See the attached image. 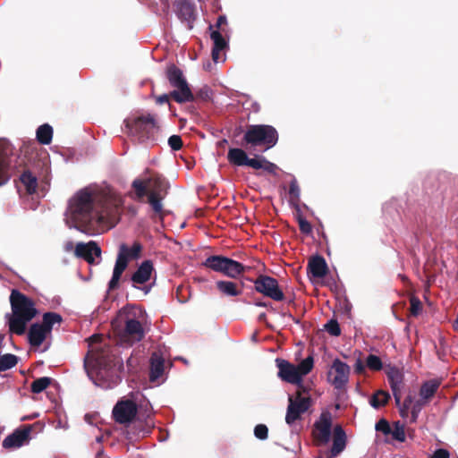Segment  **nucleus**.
Segmentation results:
<instances>
[{"instance_id": "nucleus-55", "label": "nucleus", "mask_w": 458, "mask_h": 458, "mask_svg": "<svg viewBox=\"0 0 458 458\" xmlns=\"http://www.w3.org/2000/svg\"><path fill=\"white\" fill-rule=\"evenodd\" d=\"M169 97H171V96L167 95V94H163V95L158 96L157 98L156 101L159 105L166 104V103H169Z\"/></svg>"}, {"instance_id": "nucleus-38", "label": "nucleus", "mask_w": 458, "mask_h": 458, "mask_svg": "<svg viewBox=\"0 0 458 458\" xmlns=\"http://www.w3.org/2000/svg\"><path fill=\"white\" fill-rule=\"evenodd\" d=\"M392 437L399 442L405 440L404 426L401 422L397 421L394 423V428H391L390 434Z\"/></svg>"}, {"instance_id": "nucleus-26", "label": "nucleus", "mask_w": 458, "mask_h": 458, "mask_svg": "<svg viewBox=\"0 0 458 458\" xmlns=\"http://www.w3.org/2000/svg\"><path fill=\"white\" fill-rule=\"evenodd\" d=\"M49 332L41 324H33L28 334L30 344L33 346H40Z\"/></svg>"}, {"instance_id": "nucleus-2", "label": "nucleus", "mask_w": 458, "mask_h": 458, "mask_svg": "<svg viewBox=\"0 0 458 458\" xmlns=\"http://www.w3.org/2000/svg\"><path fill=\"white\" fill-rule=\"evenodd\" d=\"M89 352L84 360V369L89 379L104 389H110L119 384L121 378L115 369L114 356L101 337L92 335L89 342Z\"/></svg>"}, {"instance_id": "nucleus-1", "label": "nucleus", "mask_w": 458, "mask_h": 458, "mask_svg": "<svg viewBox=\"0 0 458 458\" xmlns=\"http://www.w3.org/2000/svg\"><path fill=\"white\" fill-rule=\"evenodd\" d=\"M120 204V198L109 189L88 186L70 199L64 221L70 228L100 233L114 226Z\"/></svg>"}, {"instance_id": "nucleus-21", "label": "nucleus", "mask_w": 458, "mask_h": 458, "mask_svg": "<svg viewBox=\"0 0 458 458\" xmlns=\"http://www.w3.org/2000/svg\"><path fill=\"white\" fill-rule=\"evenodd\" d=\"M209 29L212 30L210 38L214 43V47L212 48V59L215 63H218L223 61L220 53L227 47V42L218 30H213L212 25L209 26Z\"/></svg>"}, {"instance_id": "nucleus-14", "label": "nucleus", "mask_w": 458, "mask_h": 458, "mask_svg": "<svg viewBox=\"0 0 458 458\" xmlns=\"http://www.w3.org/2000/svg\"><path fill=\"white\" fill-rule=\"evenodd\" d=\"M137 411V405L133 401H120L113 409V416L116 422L120 424H128L133 420Z\"/></svg>"}, {"instance_id": "nucleus-53", "label": "nucleus", "mask_w": 458, "mask_h": 458, "mask_svg": "<svg viewBox=\"0 0 458 458\" xmlns=\"http://www.w3.org/2000/svg\"><path fill=\"white\" fill-rule=\"evenodd\" d=\"M354 370L358 374H362L365 372V365L363 364L360 359H358L354 364Z\"/></svg>"}, {"instance_id": "nucleus-28", "label": "nucleus", "mask_w": 458, "mask_h": 458, "mask_svg": "<svg viewBox=\"0 0 458 458\" xmlns=\"http://www.w3.org/2000/svg\"><path fill=\"white\" fill-rule=\"evenodd\" d=\"M439 382L437 380H429L425 382L420 390V400L423 403H428L436 394L438 389Z\"/></svg>"}, {"instance_id": "nucleus-59", "label": "nucleus", "mask_w": 458, "mask_h": 458, "mask_svg": "<svg viewBox=\"0 0 458 458\" xmlns=\"http://www.w3.org/2000/svg\"><path fill=\"white\" fill-rule=\"evenodd\" d=\"M454 328L458 331V315L454 324Z\"/></svg>"}, {"instance_id": "nucleus-45", "label": "nucleus", "mask_w": 458, "mask_h": 458, "mask_svg": "<svg viewBox=\"0 0 458 458\" xmlns=\"http://www.w3.org/2000/svg\"><path fill=\"white\" fill-rule=\"evenodd\" d=\"M168 145L173 150H179L182 146V139L179 135H172L168 139Z\"/></svg>"}, {"instance_id": "nucleus-22", "label": "nucleus", "mask_w": 458, "mask_h": 458, "mask_svg": "<svg viewBox=\"0 0 458 458\" xmlns=\"http://www.w3.org/2000/svg\"><path fill=\"white\" fill-rule=\"evenodd\" d=\"M164 369L165 359L159 352H154L150 358L149 380L151 382L157 381L162 377Z\"/></svg>"}, {"instance_id": "nucleus-36", "label": "nucleus", "mask_w": 458, "mask_h": 458, "mask_svg": "<svg viewBox=\"0 0 458 458\" xmlns=\"http://www.w3.org/2000/svg\"><path fill=\"white\" fill-rule=\"evenodd\" d=\"M51 383V378L42 377L34 380L30 386L31 391L35 394L43 392Z\"/></svg>"}, {"instance_id": "nucleus-46", "label": "nucleus", "mask_w": 458, "mask_h": 458, "mask_svg": "<svg viewBox=\"0 0 458 458\" xmlns=\"http://www.w3.org/2000/svg\"><path fill=\"white\" fill-rule=\"evenodd\" d=\"M376 430L387 436L391 432V427L386 420L382 419L376 424Z\"/></svg>"}, {"instance_id": "nucleus-60", "label": "nucleus", "mask_w": 458, "mask_h": 458, "mask_svg": "<svg viewBox=\"0 0 458 458\" xmlns=\"http://www.w3.org/2000/svg\"><path fill=\"white\" fill-rule=\"evenodd\" d=\"M57 427H58V428H65V426H63V425H62V423H61V421H59V423H58Z\"/></svg>"}, {"instance_id": "nucleus-32", "label": "nucleus", "mask_w": 458, "mask_h": 458, "mask_svg": "<svg viewBox=\"0 0 458 458\" xmlns=\"http://www.w3.org/2000/svg\"><path fill=\"white\" fill-rule=\"evenodd\" d=\"M21 182L25 186L29 194H33L36 191L38 180L30 171H26L21 175Z\"/></svg>"}, {"instance_id": "nucleus-58", "label": "nucleus", "mask_w": 458, "mask_h": 458, "mask_svg": "<svg viewBox=\"0 0 458 458\" xmlns=\"http://www.w3.org/2000/svg\"><path fill=\"white\" fill-rule=\"evenodd\" d=\"M256 306H259V307H266L267 304L265 302H262V301H257L255 303Z\"/></svg>"}, {"instance_id": "nucleus-6", "label": "nucleus", "mask_w": 458, "mask_h": 458, "mask_svg": "<svg viewBox=\"0 0 458 458\" xmlns=\"http://www.w3.org/2000/svg\"><path fill=\"white\" fill-rule=\"evenodd\" d=\"M143 316V311L138 308H132L125 318L124 327L119 331L118 338L122 345L131 346L141 341L145 331L139 317Z\"/></svg>"}, {"instance_id": "nucleus-24", "label": "nucleus", "mask_w": 458, "mask_h": 458, "mask_svg": "<svg viewBox=\"0 0 458 458\" xmlns=\"http://www.w3.org/2000/svg\"><path fill=\"white\" fill-rule=\"evenodd\" d=\"M13 151L10 142L4 139H0V186L5 184L9 180V175L4 172L5 158Z\"/></svg>"}, {"instance_id": "nucleus-3", "label": "nucleus", "mask_w": 458, "mask_h": 458, "mask_svg": "<svg viewBox=\"0 0 458 458\" xmlns=\"http://www.w3.org/2000/svg\"><path fill=\"white\" fill-rule=\"evenodd\" d=\"M12 314L6 315L9 330L13 334L23 335L27 324L36 316L37 310L33 301L18 290H13L10 295Z\"/></svg>"}, {"instance_id": "nucleus-56", "label": "nucleus", "mask_w": 458, "mask_h": 458, "mask_svg": "<svg viewBox=\"0 0 458 458\" xmlns=\"http://www.w3.org/2000/svg\"><path fill=\"white\" fill-rule=\"evenodd\" d=\"M227 21L226 20V17L225 15H220L218 18H217V21H216V26L217 28H220L223 24H225Z\"/></svg>"}, {"instance_id": "nucleus-48", "label": "nucleus", "mask_w": 458, "mask_h": 458, "mask_svg": "<svg viewBox=\"0 0 458 458\" xmlns=\"http://www.w3.org/2000/svg\"><path fill=\"white\" fill-rule=\"evenodd\" d=\"M298 223L301 233L309 234L312 231L311 225L302 216L298 217Z\"/></svg>"}, {"instance_id": "nucleus-42", "label": "nucleus", "mask_w": 458, "mask_h": 458, "mask_svg": "<svg viewBox=\"0 0 458 458\" xmlns=\"http://www.w3.org/2000/svg\"><path fill=\"white\" fill-rule=\"evenodd\" d=\"M425 404H426V403H423L420 400H418L414 403H411V420L412 422L416 421V420L418 419L419 413L420 412L423 405H425Z\"/></svg>"}, {"instance_id": "nucleus-13", "label": "nucleus", "mask_w": 458, "mask_h": 458, "mask_svg": "<svg viewBox=\"0 0 458 458\" xmlns=\"http://www.w3.org/2000/svg\"><path fill=\"white\" fill-rule=\"evenodd\" d=\"M255 290L274 301H280L284 298L276 279L268 276H259L254 282Z\"/></svg>"}, {"instance_id": "nucleus-25", "label": "nucleus", "mask_w": 458, "mask_h": 458, "mask_svg": "<svg viewBox=\"0 0 458 458\" xmlns=\"http://www.w3.org/2000/svg\"><path fill=\"white\" fill-rule=\"evenodd\" d=\"M308 269L313 277L322 278L327 272V265L324 258L315 256L309 261Z\"/></svg>"}, {"instance_id": "nucleus-31", "label": "nucleus", "mask_w": 458, "mask_h": 458, "mask_svg": "<svg viewBox=\"0 0 458 458\" xmlns=\"http://www.w3.org/2000/svg\"><path fill=\"white\" fill-rule=\"evenodd\" d=\"M53 138V129L47 124L40 125L37 130V140L43 145H47L51 142Z\"/></svg>"}, {"instance_id": "nucleus-5", "label": "nucleus", "mask_w": 458, "mask_h": 458, "mask_svg": "<svg viewBox=\"0 0 458 458\" xmlns=\"http://www.w3.org/2000/svg\"><path fill=\"white\" fill-rule=\"evenodd\" d=\"M143 246L140 242H133L131 246L125 243L119 245V250L113 270V276L108 284L109 290L118 287L122 274L126 269L130 260L139 259L141 256Z\"/></svg>"}, {"instance_id": "nucleus-7", "label": "nucleus", "mask_w": 458, "mask_h": 458, "mask_svg": "<svg viewBox=\"0 0 458 458\" xmlns=\"http://www.w3.org/2000/svg\"><path fill=\"white\" fill-rule=\"evenodd\" d=\"M166 76L170 85L174 89L170 93L171 98L179 104L194 100V96L182 70L175 65H170L167 67Z\"/></svg>"}, {"instance_id": "nucleus-23", "label": "nucleus", "mask_w": 458, "mask_h": 458, "mask_svg": "<svg viewBox=\"0 0 458 458\" xmlns=\"http://www.w3.org/2000/svg\"><path fill=\"white\" fill-rule=\"evenodd\" d=\"M29 435L30 429L15 431L4 439L2 445L6 449L21 447L28 439Z\"/></svg>"}, {"instance_id": "nucleus-29", "label": "nucleus", "mask_w": 458, "mask_h": 458, "mask_svg": "<svg viewBox=\"0 0 458 458\" xmlns=\"http://www.w3.org/2000/svg\"><path fill=\"white\" fill-rule=\"evenodd\" d=\"M165 194H157V191H148L146 195L148 196V202L149 203L151 208L159 217L163 216V204L162 199Z\"/></svg>"}, {"instance_id": "nucleus-19", "label": "nucleus", "mask_w": 458, "mask_h": 458, "mask_svg": "<svg viewBox=\"0 0 458 458\" xmlns=\"http://www.w3.org/2000/svg\"><path fill=\"white\" fill-rule=\"evenodd\" d=\"M74 253L79 258H83L89 264H94L96 258H100L101 249L95 242L88 243L79 242L76 244Z\"/></svg>"}, {"instance_id": "nucleus-49", "label": "nucleus", "mask_w": 458, "mask_h": 458, "mask_svg": "<svg viewBox=\"0 0 458 458\" xmlns=\"http://www.w3.org/2000/svg\"><path fill=\"white\" fill-rule=\"evenodd\" d=\"M263 161H264V157H255V158L248 157L246 165L250 166L254 169H261Z\"/></svg>"}, {"instance_id": "nucleus-47", "label": "nucleus", "mask_w": 458, "mask_h": 458, "mask_svg": "<svg viewBox=\"0 0 458 458\" xmlns=\"http://www.w3.org/2000/svg\"><path fill=\"white\" fill-rule=\"evenodd\" d=\"M412 403V398L411 396H407L403 403V406L400 407V414L403 418L408 417L409 409Z\"/></svg>"}, {"instance_id": "nucleus-37", "label": "nucleus", "mask_w": 458, "mask_h": 458, "mask_svg": "<svg viewBox=\"0 0 458 458\" xmlns=\"http://www.w3.org/2000/svg\"><path fill=\"white\" fill-rule=\"evenodd\" d=\"M296 368H298V373L302 380V377L313 368V358L310 356L307 357L299 365H297Z\"/></svg>"}, {"instance_id": "nucleus-35", "label": "nucleus", "mask_w": 458, "mask_h": 458, "mask_svg": "<svg viewBox=\"0 0 458 458\" xmlns=\"http://www.w3.org/2000/svg\"><path fill=\"white\" fill-rule=\"evenodd\" d=\"M18 359L13 354H4L0 356V371H5L13 368L17 364Z\"/></svg>"}, {"instance_id": "nucleus-33", "label": "nucleus", "mask_w": 458, "mask_h": 458, "mask_svg": "<svg viewBox=\"0 0 458 458\" xmlns=\"http://www.w3.org/2000/svg\"><path fill=\"white\" fill-rule=\"evenodd\" d=\"M62 317L55 312H47L43 316V323L41 324L49 333L55 324H60Z\"/></svg>"}, {"instance_id": "nucleus-34", "label": "nucleus", "mask_w": 458, "mask_h": 458, "mask_svg": "<svg viewBox=\"0 0 458 458\" xmlns=\"http://www.w3.org/2000/svg\"><path fill=\"white\" fill-rule=\"evenodd\" d=\"M389 394L384 391H377L369 400V403L374 408H379L385 405L389 399Z\"/></svg>"}, {"instance_id": "nucleus-30", "label": "nucleus", "mask_w": 458, "mask_h": 458, "mask_svg": "<svg viewBox=\"0 0 458 458\" xmlns=\"http://www.w3.org/2000/svg\"><path fill=\"white\" fill-rule=\"evenodd\" d=\"M247 159V154L241 148H230L228 151V160L235 165H246Z\"/></svg>"}, {"instance_id": "nucleus-17", "label": "nucleus", "mask_w": 458, "mask_h": 458, "mask_svg": "<svg viewBox=\"0 0 458 458\" xmlns=\"http://www.w3.org/2000/svg\"><path fill=\"white\" fill-rule=\"evenodd\" d=\"M314 436L322 444H327L331 436L332 415L329 411L322 412L318 420L315 422Z\"/></svg>"}, {"instance_id": "nucleus-11", "label": "nucleus", "mask_w": 458, "mask_h": 458, "mask_svg": "<svg viewBox=\"0 0 458 458\" xmlns=\"http://www.w3.org/2000/svg\"><path fill=\"white\" fill-rule=\"evenodd\" d=\"M288 407L285 415V422L292 426L296 420L301 419V414L306 412L310 406V398L302 396L300 393L296 396L289 395Z\"/></svg>"}, {"instance_id": "nucleus-12", "label": "nucleus", "mask_w": 458, "mask_h": 458, "mask_svg": "<svg viewBox=\"0 0 458 458\" xmlns=\"http://www.w3.org/2000/svg\"><path fill=\"white\" fill-rule=\"evenodd\" d=\"M350 372L349 365L335 359L327 372V380L335 389H343L349 381Z\"/></svg>"}, {"instance_id": "nucleus-15", "label": "nucleus", "mask_w": 458, "mask_h": 458, "mask_svg": "<svg viewBox=\"0 0 458 458\" xmlns=\"http://www.w3.org/2000/svg\"><path fill=\"white\" fill-rule=\"evenodd\" d=\"M153 272L154 267L152 261H143L131 276V282L133 287L140 289L144 292L145 294H148L150 292L151 286H144L140 288L138 286V284H144L147 282H148L151 278Z\"/></svg>"}, {"instance_id": "nucleus-57", "label": "nucleus", "mask_w": 458, "mask_h": 458, "mask_svg": "<svg viewBox=\"0 0 458 458\" xmlns=\"http://www.w3.org/2000/svg\"><path fill=\"white\" fill-rule=\"evenodd\" d=\"M64 250L67 251V252H70L73 250V243L72 242H67L64 243Z\"/></svg>"}, {"instance_id": "nucleus-27", "label": "nucleus", "mask_w": 458, "mask_h": 458, "mask_svg": "<svg viewBox=\"0 0 458 458\" xmlns=\"http://www.w3.org/2000/svg\"><path fill=\"white\" fill-rule=\"evenodd\" d=\"M218 291L225 296L235 297L242 293L241 288L232 281L219 280L216 282Z\"/></svg>"}, {"instance_id": "nucleus-16", "label": "nucleus", "mask_w": 458, "mask_h": 458, "mask_svg": "<svg viewBox=\"0 0 458 458\" xmlns=\"http://www.w3.org/2000/svg\"><path fill=\"white\" fill-rule=\"evenodd\" d=\"M276 366L278 368V377L288 383L295 384L298 386L301 385V379L298 373V368L289 361L277 358L276 360Z\"/></svg>"}, {"instance_id": "nucleus-40", "label": "nucleus", "mask_w": 458, "mask_h": 458, "mask_svg": "<svg viewBox=\"0 0 458 458\" xmlns=\"http://www.w3.org/2000/svg\"><path fill=\"white\" fill-rule=\"evenodd\" d=\"M325 328L333 336H338L341 334L339 324L335 320H329L325 325Z\"/></svg>"}, {"instance_id": "nucleus-20", "label": "nucleus", "mask_w": 458, "mask_h": 458, "mask_svg": "<svg viewBox=\"0 0 458 458\" xmlns=\"http://www.w3.org/2000/svg\"><path fill=\"white\" fill-rule=\"evenodd\" d=\"M387 378L393 391L395 402L400 403V394L403 387V373L396 367H389L386 370Z\"/></svg>"}, {"instance_id": "nucleus-18", "label": "nucleus", "mask_w": 458, "mask_h": 458, "mask_svg": "<svg viewBox=\"0 0 458 458\" xmlns=\"http://www.w3.org/2000/svg\"><path fill=\"white\" fill-rule=\"evenodd\" d=\"M174 6L178 18L187 24L189 30H191L195 20L194 4L188 0H175Z\"/></svg>"}, {"instance_id": "nucleus-61", "label": "nucleus", "mask_w": 458, "mask_h": 458, "mask_svg": "<svg viewBox=\"0 0 458 458\" xmlns=\"http://www.w3.org/2000/svg\"><path fill=\"white\" fill-rule=\"evenodd\" d=\"M264 317H265V314H261V315L259 316V318L261 319V318H263Z\"/></svg>"}, {"instance_id": "nucleus-43", "label": "nucleus", "mask_w": 458, "mask_h": 458, "mask_svg": "<svg viewBox=\"0 0 458 458\" xmlns=\"http://www.w3.org/2000/svg\"><path fill=\"white\" fill-rule=\"evenodd\" d=\"M421 310L422 306L420 301L417 297H411L410 309L411 314L416 317L421 312Z\"/></svg>"}, {"instance_id": "nucleus-4", "label": "nucleus", "mask_w": 458, "mask_h": 458, "mask_svg": "<svg viewBox=\"0 0 458 458\" xmlns=\"http://www.w3.org/2000/svg\"><path fill=\"white\" fill-rule=\"evenodd\" d=\"M130 134L140 143L155 144L159 140L160 128L155 118L150 115H142L127 121Z\"/></svg>"}, {"instance_id": "nucleus-52", "label": "nucleus", "mask_w": 458, "mask_h": 458, "mask_svg": "<svg viewBox=\"0 0 458 458\" xmlns=\"http://www.w3.org/2000/svg\"><path fill=\"white\" fill-rule=\"evenodd\" d=\"M341 310L344 314L349 316L352 310V304L347 300H344L343 303H341Z\"/></svg>"}, {"instance_id": "nucleus-51", "label": "nucleus", "mask_w": 458, "mask_h": 458, "mask_svg": "<svg viewBox=\"0 0 458 458\" xmlns=\"http://www.w3.org/2000/svg\"><path fill=\"white\" fill-rule=\"evenodd\" d=\"M431 458H449V453L445 449H437Z\"/></svg>"}, {"instance_id": "nucleus-41", "label": "nucleus", "mask_w": 458, "mask_h": 458, "mask_svg": "<svg viewBox=\"0 0 458 458\" xmlns=\"http://www.w3.org/2000/svg\"><path fill=\"white\" fill-rule=\"evenodd\" d=\"M267 433H268V428L264 424H259L254 428V435H255V437L257 438L260 439V440L267 439Z\"/></svg>"}, {"instance_id": "nucleus-54", "label": "nucleus", "mask_w": 458, "mask_h": 458, "mask_svg": "<svg viewBox=\"0 0 458 458\" xmlns=\"http://www.w3.org/2000/svg\"><path fill=\"white\" fill-rule=\"evenodd\" d=\"M210 94H211V90L209 89V88L208 87H204L202 88L198 95L201 98H204V99H207V98H209L210 97Z\"/></svg>"}, {"instance_id": "nucleus-9", "label": "nucleus", "mask_w": 458, "mask_h": 458, "mask_svg": "<svg viewBox=\"0 0 458 458\" xmlns=\"http://www.w3.org/2000/svg\"><path fill=\"white\" fill-rule=\"evenodd\" d=\"M244 140L252 146L274 147L278 140L276 130L271 125H250L244 134Z\"/></svg>"}, {"instance_id": "nucleus-50", "label": "nucleus", "mask_w": 458, "mask_h": 458, "mask_svg": "<svg viewBox=\"0 0 458 458\" xmlns=\"http://www.w3.org/2000/svg\"><path fill=\"white\" fill-rule=\"evenodd\" d=\"M263 170L267 171V173H270V174H276V170H277V165L268 160H267L265 157H264V161H263V164H262V168Z\"/></svg>"}, {"instance_id": "nucleus-10", "label": "nucleus", "mask_w": 458, "mask_h": 458, "mask_svg": "<svg viewBox=\"0 0 458 458\" xmlns=\"http://www.w3.org/2000/svg\"><path fill=\"white\" fill-rule=\"evenodd\" d=\"M203 265L231 278L238 277L245 270L242 263L220 255L207 258Z\"/></svg>"}, {"instance_id": "nucleus-8", "label": "nucleus", "mask_w": 458, "mask_h": 458, "mask_svg": "<svg viewBox=\"0 0 458 458\" xmlns=\"http://www.w3.org/2000/svg\"><path fill=\"white\" fill-rule=\"evenodd\" d=\"M144 179H135L132 188L138 199L144 198L148 191H157V194H165L166 182L165 178L157 173H152L148 168L143 172Z\"/></svg>"}, {"instance_id": "nucleus-44", "label": "nucleus", "mask_w": 458, "mask_h": 458, "mask_svg": "<svg viewBox=\"0 0 458 458\" xmlns=\"http://www.w3.org/2000/svg\"><path fill=\"white\" fill-rule=\"evenodd\" d=\"M289 194L291 199H293L295 200H298L300 198L301 190L296 179L292 180V182H290Z\"/></svg>"}, {"instance_id": "nucleus-39", "label": "nucleus", "mask_w": 458, "mask_h": 458, "mask_svg": "<svg viewBox=\"0 0 458 458\" xmlns=\"http://www.w3.org/2000/svg\"><path fill=\"white\" fill-rule=\"evenodd\" d=\"M365 361H366V367H368L371 370L378 371V370L382 369V368H383V363L381 361V359L377 355L369 354L366 358Z\"/></svg>"}]
</instances>
